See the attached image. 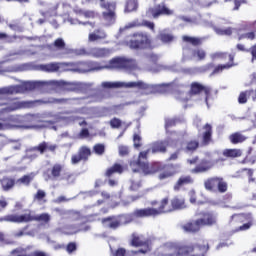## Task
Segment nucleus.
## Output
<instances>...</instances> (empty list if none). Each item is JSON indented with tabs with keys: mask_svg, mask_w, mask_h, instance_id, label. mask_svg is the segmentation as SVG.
I'll use <instances>...</instances> for the list:
<instances>
[{
	"mask_svg": "<svg viewBox=\"0 0 256 256\" xmlns=\"http://www.w3.org/2000/svg\"><path fill=\"white\" fill-rule=\"evenodd\" d=\"M182 40L185 43H190L191 45H194V47H197V45H201V39L197 37L183 36Z\"/></svg>",
	"mask_w": 256,
	"mask_h": 256,
	"instance_id": "48",
	"label": "nucleus"
},
{
	"mask_svg": "<svg viewBox=\"0 0 256 256\" xmlns=\"http://www.w3.org/2000/svg\"><path fill=\"white\" fill-rule=\"evenodd\" d=\"M141 27H147V29H150V31H153L155 33V23L148 21V20H143L140 22Z\"/></svg>",
	"mask_w": 256,
	"mask_h": 256,
	"instance_id": "61",
	"label": "nucleus"
},
{
	"mask_svg": "<svg viewBox=\"0 0 256 256\" xmlns=\"http://www.w3.org/2000/svg\"><path fill=\"white\" fill-rule=\"evenodd\" d=\"M72 55L90 57L89 48L88 49L86 48L72 49Z\"/></svg>",
	"mask_w": 256,
	"mask_h": 256,
	"instance_id": "52",
	"label": "nucleus"
},
{
	"mask_svg": "<svg viewBox=\"0 0 256 256\" xmlns=\"http://www.w3.org/2000/svg\"><path fill=\"white\" fill-rule=\"evenodd\" d=\"M137 1L135 0H128L125 7L126 13H131L132 11H137Z\"/></svg>",
	"mask_w": 256,
	"mask_h": 256,
	"instance_id": "49",
	"label": "nucleus"
},
{
	"mask_svg": "<svg viewBox=\"0 0 256 256\" xmlns=\"http://www.w3.org/2000/svg\"><path fill=\"white\" fill-rule=\"evenodd\" d=\"M172 211H177L179 209H185V199L177 198L171 200Z\"/></svg>",
	"mask_w": 256,
	"mask_h": 256,
	"instance_id": "38",
	"label": "nucleus"
},
{
	"mask_svg": "<svg viewBox=\"0 0 256 256\" xmlns=\"http://www.w3.org/2000/svg\"><path fill=\"white\" fill-rule=\"evenodd\" d=\"M212 167L213 164L210 161L202 160L200 164L191 170V173H207Z\"/></svg>",
	"mask_w": 256,
	"mask_h": 256,
	"instance_id": "30",
	"label": "nucleus"
},
{
	"mask_svg": "<svg viewBox=\"0 0 256 256\" xmlns=\"http://www.w3.org/2000/svg\"><path fill=\"white\" fill-rule=\"evenodd\" d=\"M38 153H40V155H43L45 153V151H50L51 153H55V151L57 150V144H49L46 141H43L42 143L38 144Z\"/></svg>",
	"mask_w": 256,
	"mask_h": 256,
	"instance_id": "32",
	"label": "nucleus"
},
{
	"mask_svg": "<svg viewBox=\"0 0 256 256\" xmlns=\"http://www.w3.org/2000/svg\"><path fill=\"white\" fill-rule=\"evenodd\" d=\"M78 73H89V61L78 62V67L75 69Z\"/></svg>",
	"mask_w": 256,
	"mask_h": 256,
	"instance_id": "50",
	"label": "nucleus"
},
{
	"mask_svg": "<svg viewBox=\"0 0 256 256\" xmlns=\"http://www.w3.org/2000/svg\"><path fill=\"white\" fill-rule=\"evenodd\" d=\"M204 187L206 191H212L213 193L219 191V193H225V182L223 181V178L214 177L207 179L204 182Z\"/></svg>",
	"mask_w": 256,
	"mask_h": 256,
	"instance_id": "13",
	"label": "nucleus"
},
{
	"mask_svg": "<svg viewBox=\"0 0 256 256\" xmlns=\"http://www.w3.org/2000/svg\"><path fill=\"white\" fill-rule=\"evenodd\" d=\"M165 69V66L158 64V63H154L152 64L150 67H148V71H150L151 73H159L160 71H163Z\"/></svg>",
	"mask_w": 256,
	"mask_h": 256,
	"instance_id": "57",
	"label": "nucleus"
},
{
	"mask_svg": "<svg viewBox=\"0 0 256 256\" xmlns=\"http://www.w3.org/2000/svg\"><path fill=\"white\" fill-rule=\"evenodd\" d=\"M132 241L131 245L133 247H143V245H147V242L142 241L140 237L135 236V234L132 235Z\"/></svg>",
	"mask_w": 256,
	"mask_h": 256,
	"instance_id": "53",
	"label": "nucleus"
},
{
	"mask_svg": "<svg viewBox=\"0 0 256 256\" xmlns=\"http://www.w3.org/2000/svg\"><path fill=\"white\" fill-rule=\"evenodd\" d=\"M47 197V193L44 190H38L37 193L34 195V199L36 201H43V199Z\"/></svg>",
	"mask_w": 256,
	"mask_h": 256,
	"instance_id": "63",
	"label": "nucleus"
},
{
	"mask_svg": "<svg viewBox=\"0 0 256 256\" xmlns=\"http://www.w3.org/2000/svg\"><path fill=\"white\" fill-rule=\"evenodd\" d=\"M198 148H199V141L192 140V141L187 143L186 152L191 153L193 151H196Z\"/></svg>",
	"mask_w": 256,
	"mask_h": 256,
	"instance_id": "51",
	"label": "nucleus"
},
{
	"mask_svg": "<svg viewBox=\"0 0 256 256\" xmlns=\"http://www.w3.org/2000/svg\"><path fill=\"white\" fill-rule=\"evenodd\" d=\"M156 217L162 215V213H171L173 211L172 205H169V198L162 199L159 208H155Z\"/></svg>",
	"mask_w": 256,
	"mask_h": 256,
	"instance_id": "27",
	"label": "nucleus"
},
{
	"mask_svg": "<svg viewBox=\"0 0 256 256\" xmlns=\"http://www.w3.org/2000/svg\"><path fill=\"white\" fill-rule=\"evenodd\" d=\"M118 223L121 225H127L129 223H131L135 217L133 216V212L131 214H122V215H118Z\"/></svg>",
	"mask_w": 256,
	"mask_h": 256,
	"instance_id": "40",
	"label": "nucleus"
},
{
	"mask_svg": "<svg viewBox=\"0 0 256 256\" xmlns=\"http://www.w3.org/2000/svg\"><path fill=\"white\" fill-rule=\"evenodd\" d=\"M35 151H39V145L30 147L26 150V155L24 156V159H29L30 161H35L37 157H39V154L35 153Z\"/></svg>",
	"mask_w": 256,
	"mask_h": 256,
	"instance_id": "39",
	"label": "nucleus"
},
{
	"mask_svg": "<svg viewBox=\"0 0 256 256\" xmlns=\"http://www.w3.org/2000/svg\"><path fill=\"white\" fill-rule=\"evenodd\" d=\"M201 218H198L200 225L202 227H210L211 225H215L217 223V216L211 212H201Z\"/></svg>",
	"mask_w": 256,
	"mask_h": 256,
	"instance_id": "18",
	"label": "nucleus"
},
{
	"mask_svg": "<svg viewBox=\"0 0 256 256\" xmlns=\"http://www.w3.org/2000/svg\"><path fill=\"white\" fill-rule=\"evenodd\" d=\"M201 227H203L201 226V222H199V220H195L194 222H189L184 225L183 230L186 231V233H197Z\"/></svg>",
	"mask_w": 256,
	"mask_h": 256,
	"instance_id": "33",
	"label": "nucleus"
},
{
	"mask_svg": "<svg viewBox=\"0 0 256 256\" xmlns=\"http://www.w3.org/2000/svg\"><path fill=\"white\" fill-rule=\"evenodd\" d=\"M49 51H59L57 57L60 59H64V57H69V55H73V49L68 48L65 40L63 38H58L54 41L53 44L47 46Z\"/></svg>",
	"mask_w": 256,
	"mask_h": 256,
	"instance_id": "11",
	"label": "nucleus"
},
{
	"mask_svg": "<svg viewBox=\"0 0 256 256\" xmlns=\"http://www.w3.org/2000/svg\"><path fill=\"white\" fill-rule=\"evenodd\" d=\"M61 179L66 181L68 185H73V183H75V175L69 172H66Z\"/></svg>",
	"mask_w": 256,
	"mask_h": 256,
	"instance_id": "54",
	"label": "nucleus"
},
{
	"mask_svg": "<svg viewBox=\"0 0 256 256\" xmlns=\"http://www.w3.org/2000/svg\"><path fill=\"white\" fill-rule=\"evenodd\" d=\"M213 67H214L213 63H209L200 68H184L182 69V73H185V75H193L197 73V71H199L200 73H205L206 71H209V69H213Z\"/></svg>",
	"mask_w": 256,
	"mask_h": 256,
	"instance_id": "28",
	"label": "nucleus"
},
{
	"mask_svg": "<svg viewBox=\"0 0 256 256\" xmlns=\"http://www.w3.org/2000/svg\"><path fill=\"white\" fill-rule=\"evenodd\" d=\"M209 246H182L176 247L173 244H166L163 247V256H205Z\"/></svg>",
	"mask_w": 256,
	"mask_h": 256,
	"instance_id": "5",
	"label": "nucleus"
},
{
	"mask_svg": "<svg viewBox=\"0 0 256 256\" xmlns=\"http://www.w3.org/2000/svg\"><path fill=\"white\" fill-rule=\"evenodd\" d=\"M56 85L63 91H72L74 93H87V91H91V87H93V83L67 82L63 80L56 82Z\"/></svg>",
	"mask_w": 256,
	"mask_h": 256,
	"instance_id": "9",
	"label": "nucleus"
},
{
	"mask_svg": "<svg viewBox=\"0 0 256 256\" xmlns=\"http://www.w3.org/2000/svg\"><path fill=\"white\" fill-rule=\"evenodd\" d=\"M155 208L136 209L132 212L134 219H143L145 217H157Z\"/></svg>",
	"mask_w": 256,
	"mask_h": 256,
	"instance_id": "19",
	"label": "nucleus"
},
{
	"mask_svg": "<svg viewBox=\"0 0 256 256\" xmlns=\"http://www.w3.org/2000/svg\"><path fill=\"white\" fill-rule=\"evenodd\" d=\"M107 37V32L103 29H97L88 35L89 43H95L96 41H103Z\"/></svg>",
	"mask_w": 256,
	"mask_h": 256,
	"instance_id": "26",
	"label": "nucleus"
},
{
	"mask_svg": "<svg viewBox=\"0 0 256 256\" xmlns=\"http://www.w3.org/2000/svg\"><path fill=\"white\" fill-rule=\"evenodd\" d=\"M230 227H235V231H248V229H251L253 227V218L251 217V214H233L231 216Z\"/></svg>",
	"mask_w": 256,
	"mask_h": 256,
	"instance_id": "7",
	"label": "nucleus"
},
{
	"mask_svg": "<svg viewBox=\"0 0 256 256\" xmlns=\"http://www.w3.org/2000/svg\"><path fill=\"white\" fill-rule=\"evenodd\" d=\"M37 174L35 172H31L29 174H26L24 176H22L21 178H19L16 183L18 185H25L26 187H29L31 185V183L33 182V179H35V176Z\"/></svg>",
	"mask_w": 256,
	"mask_h": 256,
	"instance_id": "34",
	"label": "nucleus"
},
{
	"mask_svg": "<svg viewBox=\"0 0 256 256\" xmlns=\"http://www.w3.org/2000/svg\"><path fill=\"white\" fill-rule=\"evenodd\" d=\"M102 224L106 229H112L114 231L115 229H119V227H121L117 216H110L102 219Z\"/></svg>",
	"mask_w": 256,
	"mask_h": 256,
	"instance_id": "25",
	"label": "nucleus"
},
{
	"mask_svg": "<svg viewBox=\"0 0 256 256\" xmlns=\"http://www.w3.org/2000/svg\"><path fill=\"white\" fill-rule=\"evenodd\" d=\"M243 155V151L241 149L233 148L225 150V157L228 159H237Z\"/></svg>",
	"mask_w": 256,
	"mask_h": 256,
	"instance_id": "37",
	"label": "nucleus"
},
{
	"mask_svg": "<svg viewBox=\"0 0 256 256\" xmlns=\"http://www.w3.org/2000/svg\"><path fill=\"white\" fill-rule=\"evenodd\" d=\"M27 229H29V226H26L17 232H13V237L19 238V237H23V235H31V233L25 232L27 231Z\"/></svg>",
	"mask_w": 256,
	"mask_h": 256,
	"instance_id": "62",
	"label": "nucleus"
},
{
	"mask_svg": "<svg viewBox=\"0 0 256 256\" xmlns=\"http://www.w3.org/2000/svg\"><path fill=\"white\" fill-rule=\"evenodd\" d=\"M193 57H198L199 61H203V59L207 57V53L203 49L191 50L188 46L183 47L182 61H189L193 59Z\"/></svg>",
	"mask_w": 256,
	"mask_h": 256,
	"instance_id": "17",
	"label": "nucleus"
},
{
	"mask_svg": "<svg viewBox=\"0 0 256 256\" xmlns=\"http://www.w3.org/2000/svg\"><path fill=\"white\" fill-rule=\"evenodd\" d=\"M137 68V62L133 59H127L124 57H116L109 61L106 65V69H128V71H133Z\"/></svg>",
	"mask_w": 256,
	"mask_h": 256,
	"instance_id": "10",
	"label": "nucleus"
},
{
	"mask_svg": "<svg viewBox=\"0 0 256 256\" xmlns=\"http://www.w3.org/2000/svg\"><path fill=\"white\" fill-rule=\"evenodd\" d=\"M15 179L11 178V177H7L4 176L1 180H0V185L3 189V191H11V189H13L15 187Z\"/></svg>",
	"mask_w": 256,
	"mask_h": 256,
	"instance_id": "31",
	"label": "nucleus"
},
{
	"mask_svg": "<svg viewBox=\"0 0 256 256\" xmlns=\"http://www.w3.org/2000/svg\"><path fill=\"white\" fill-rule=\"evenodd\" d=\"M46 241H47L48 245H52V247H53V249L55 251H59L61 249H65L64 244H58L56 241L51 240L50 237H47Z\"/></svg>",
	"mask_w": 256,
	"mask_h": 256,
	"instance_id": "55",
	"label": "nucleus"
},
{
	"mask_svg": "<svg viewBox=\"0 0 256 256\" xmlns=\"http://www.w3.org/2000/svg\"><path fill=\"white\" fill-rule=\"evenodd\" d=\"M172 140L171 138H167L165 140L156 141L151 144V149L146 151H142L139 153L137 161H133L130 163V167H132V171L134 173L139 172V170L133 167H139V169L144 173V175H153L157 170L153 168V166L149 165L147 161V157L150 152L155 153H167V147L171 146Z\"/></svg>",
	"mask_w": 256,
	"mask_h": 256,
	"instance_id": "2",
	"label": "nucleus"
},
{
	"mask_svg": "<svg viewBox=\"0 0 256 256\" xmlns=\"http://www.w3.org/2000/svg\"><path fill=\"white\" fill-rule=\"evenodd\" d=\"M33 221H37L38 223H49V221H51V215H49V213L34 215Z\"/></svg>",
	"mask_w": 256,
	"mask_h": 256,
	"instance_id": "46",
	"label": "nucleus"
},
{
	"mask_svg": "<svg viewBox=\"0 0 256 256\" xmlns=\"http://www.w3.org/2000/svg\"><path fill=\"white\" fill-rule=\"evenodd\" d=\"M141 189V180L130 179V191H139Z\"/></svg>",
	"mask_w": 256,
	"mask_h": 256,
	"instance_id": "56",
	"label": "nucleus"
},
{
	"mask_svg": "<svg viewBox=\"0 0 256 256\" xmlns=\"http://www.w3.org/2000/svg\"><path fill=\"white\" fill-rule=\"evenodd\" d=\"M39 87L37 81H23L21 84L0 87V95H25Z\"/></svg>",
	"mask_w": 256,
	"mask_h": 256,
	"instance_id": "6",
	"label": "nucleus"
},
{
	"mask_svg": "<svg viewBox=\"0 0 256 256\" xmlns=\"http://www.w3.org/2000/svg\"><path fill=\"white\" fill-rule=\"evenodd\" d=\"M174 11L169 9L165 3L158 4L154 8H149L146 12L147 17H153V19H159L161 15H173Z\"/></svg>",
	"mask_w": 256,
	"mask_h": 256,
	"instance_id": "14",
	"label": "nucleus"
},
{
	"mask_svg": "<svg viewBox=\"0 0 256 256\" xmlns=\"http://www.w3.org/2000/svg\"><path fill=\"white\" fill-rule=\"evenodd\" d=\"M61 173H63V165L54 164L50 169V175L45 177V181H57L61 177Z\"/></svg>",
	"mask_w": 256,
	"mask_h": 256,
	"instance_id": "23",
	"label": "nucleus"
},
{
	"mask_svg": "<svg viewBox=\"0 0 256 256\" xmlns=\"http://www.w3.org/2000/svg\"><path fill=\"white\" fill-rule=\"evenodd\" d=\"M250 55H252L251 63L256 61V44L252 45L249 50H247Z\"/></svg>",
	"mask_w": 256,
	"mask_h": 256,
	"instance_id": "64",
	"label": "nucleus"
},
{
	"mask_svg": "<svg viewBox=\"0 0 256 256\" xmlns=\"http://www.w3.org/2000/svg\"><path fill=\"white\" fill-rule=\"evenodd\" d=\"M89 157H91V149L87 146H82L76 154L72 155L71 164L79 165L81 161L86 163V161H89Z\"/></svg>",
	"mask_w": 256,
	"mask_h": 256,
	"instance_id": "15",
	"label": "nucleus"
},
{
	"mask_svg": "<svg viewBox=\"0 0 256 256\" xmlns=\"http://www.w3.org/2000/svg\"><path fill=\"white\" fill-rule=\"evenodd\" d=\"M100 1V7L106 9L102 14L103 18L107 21L108 25L115 23V9L117 8V4L115 2H105V0Z\"/></svg>",
	"mask_w": 256,
	"mask_h": 256,
	"instance_id": "12",
	"label": "nucleus"
},
{
	"mask_svg": "<svg viewBox=\"0 0 256 256\" xmlns=\"http://www.w3.org/2000/svg\"><path fill=\"white\" fill-rule=\"evenodd\" d=\"M79 62H61V67H65V71H72L73 73H78L77 67Z\"/></svg>",
	"mask_w": 256,
	"mask_h": 256,
	"instance_id": "45",
	"label": "nucleus"
},
{
	"mask_svg": "<svg viewBox=\"0 0 256 256\" xmlns=\"http://www.w3.org/2000/svg\"><path fill=\"white\" fill-rule=\"evenodd\" d=\"M157 39H159V41L167 44V43H173V41L175 40V36H173L172 34H169V33L161 32L157 36Z\"/></svg>",
	"mask_w": 256,
	"mask_h": 256,
	"instance_id": "43",
	"label": "nucleus"
},
{
	"mask_svg": "<svg viewBox=\"0 0 256 256\" xmlns=\"http://www.w3.org/2000/svg\"><path fill=\"white\" fill-rule=\"evenodd\" d=\"M123 171H125L123 166L121 164L116 163L106 171V177H111L115 173H118L119 175H121Z\"/></svg>",
	"mask_w": 256,
	"mask_h": 256,
	"instance_id": "41",
	"label": "nucleus"
},
{
	"mask_svg": "<svg viewBox=\"0 0 256 256\" xmlns=\"http://www.w3.org/2000/svg\"><path fill=\"white\" fill-rule=\"evenodd\" d=\"M247 136L243 135L241 132H234L228 136V141L232 145H239L240 143H245Z\"/></svg>",
	"mask_w": 256,
	"mask_h": 256,
	"instance_id": "29",
	"label": "nucleus"
},
{
	"mask_svg": "<svg viewBox=\"0 0 256 256\" xmlns=\"http://www.w3.org/2000/svg\"><path fill=\"white\" fill-rule=\"evenodd\" d=\"M103 69H107V66H101L99 62L88 61V71L89 73L93 71H103Z\"/></svg>",
	"mask_w": 256,
	"mask_h": 256,
	"instance_id": "44",
	"label": "nucleus"
},
{
	"mask_svg": "<svg viewBox=\"0 0 256 256\" xmlns=\"http://www.w3.org/2000/svg\"><path fill=\"white\" fill-rule=\"evenodd\" d=\"M109 125L112 129H119V127H121V125H123V121H121V119H119V118H112L109 121Z\"/></svg>",
	"mask_w": 256,
	"mask_h": 256,
	"instance_id": "58",
	"label": "nucleus"
},
{
	"mask_svg": "<svg viewBox=\"0 0 256 256\" xmlns=\"http://www.w3.org/2000/svg\"><path fill=\"white\" fill-rule=\"evenodd\" d=\"M202 129L204 132L202 133L201 146L205 147L209 145L211 141H213V127L211 126V124H206L202 127Z\"/></svg>",
	"mask_w": 256,
	"mask_h": 256,
	"instance_id": "21",
	"label": "nucleus"
},
{
	"mask_svg": "<svg viewBox=\"0 0 256 256\" xmlns=\"http://www.w3.org/2000/svg\"><path fill=\"white\" fill-rule=\"evenodd\" d=\"M61 69V62H51L48 64H35L33 62L19 64L6 69L0 68V75L3 73H17L19 71H43L44 73H57Z\"/></svg>",
	"mask_w": 256,
	"mask_h": 256,
	"instance_id": "4",
	"label": "nucleus"
},
{
	"mask_svg": "<svg viewBox=\"0 0 256 256\" xmlns=\"http://www.w3.org/2000/svg\"><path fill=\"white\" fill-rule=\"evenodd\" d=\"M93 151L96 155H104L105 154V144H95L93 147Z\"/></svg>",
	"mask_w": 256,
	"mask_h": 256,
	"instance_id": "59",
	"label": "nucleus"
},
{
	"mask_svg": "<svg viewBox=\"0 0 256 256\" xmlns=\"http://www.w3.org/2000/svg\"><path fill=\"white\" fill-rule=\"evenodd\" d=\"M101 87L104 89H142L146 92V95L151 93H167L169 91L173 92L178 101L186 102L189 99L187 98V89L188 85L183 83L181 80H174L171 83H162V84H147L143 81L137 82H102Z\"/></svg>",
	"mask_w": 256,
	"mask_h": 256,
	"instance_id": "1",
	"label": "nucleus"
},
{
	"mask_svg": "<svg viewBox=\"0 0 256 256\" xmlns=\"http://www.w3.org/2000/svg\"><path fill=\"white\" fill-rule=\"evenodd\" d=\"M33 219H34V215H32L31 212L22 214V215H15V214L8 215L9 223H31Z\"/></svg>",
	"mask_w": 256,
	"mask_h": 256,
	"instance_id": "20",
	"label": "nucleus"
},
{
	"mask_svg": "<svg viewBox=\"0 0 256 256\" xmlns=\"http://www.w3.org/2000/svg\"><path fill=\"white\" fill-rule=\"evenodd\" d=\"M9 29L12 31H17L18 33H23V25L18 20H14L12 23L8 24Z\"/></svg>",
	"mask_w": 256,
	"mask_h": 256,
	"instance_id": "47",
	"label": "nucleus"
},
{
	"mask_svg": "<svg viewBox=\"0 0 256 256\" xmlns=\"http://www.w3.org/2000/svg\"><path fill=\"white\" fill-rule=\"evenodd\" d=\"M124 44L130 49H147L151 45V39L145 33H136L132 36H128Z\"/></svg>",
	"mask_w": 256,
	"mask_h": 256,
	"instance_id": "8",
	"label": "nucleus"
},
{
	"mask_svg": "<svg viewBox=\"0 0 256 256\" xmlns=\"http://www.w3.org/2000/svg\"><path fill=\"white\" fill-rule=\"evenodd\" d=\"M249 97L252 98V101H256V89H250V90H245L240 92L239 96H238V103L240 105H245V103H247Z\"/></svg>",
	"mask_w": 256,
	"mask_h": 256,
	"instance_id": "24",
	"label": "nucleus"
},
{
	"mask_svg": "<svg viewBox=\"0 0 256 256\" xmlns=\"http://www.w3.org/2000/svg\"><path fill=\"white\" fill-rule=\"evenodd\" d=\"M89 55L95 59H101L103 57H109L111 50L109 48L92 47L89 48Z\"/></svg>",
	"mask_w": 256,
	"mask_h": 256,
	"instance_id": "22",
	"label": "nucleus"
},
{
	"mask_svg": "<svg viewBox=\"0 0 256 256\" xmlns=\"http://www.w3.org/2000/svg\"><path fill=\"white\" fill-rule=\"evenodd\" d=\"M205 93V103L207 107L209 108V95H211V88L199 83V82H192L190 85V95H199V93L203 92Z\"/></svg>",
	"mask_w": 256,
	"mask_h": 256,
	"instance_id": "16",
	"label": "nucleus"
},
{
	"mask_svg": "<svg viewBox=\"0 0 256 256\" xmlns=\"http://www.w3.org/2000/svg\"><path fill=\"white\" fill-rule=\"evenodd\" d=\"M191 183H193V178H191V176H182L174 185V191H179L181 187H184V185H191Z\"/></svg>",
	"mask_w": 256,
	"mask_h": 256,
	"instance_id": "35",
	"label": "nucleus"
},
{
	"mask_svg": "<svg viewBox=\"0 0 256 256\" xmlns=\"http://www.w3.org/2000/svg\"><path fill=\"white\" fill-rule=\"evenodd\" d=\"M235 61V53L228 55V62L225 64V69H231V67H235L237 63Z\"/></svg>",
	"mask_w": 256,
	"mask_h": 256,
	"instance_id": "60",
	"label": "nucleus"
},
{
	"mask_svg": "<svg viewBox=\"0 0 256 256\" xmlns=\"http://www.w3.org/2000/svg\"><path fill=\"white\" fill-rule=\"evenodd\" d=\"M177 172L175 171V168H173V165L168 166V168L159 174L158 179L160 181H163V179H169V177H173Z\"/></svg>",
	"mask_w": 256,
	"mask_h": 256,
	"instance_id": "42",
	"label": "nucleus"
},
{
	"mask_svg": "<svg viewBox=\"0 0 256 256\" xmlns=\"http://www.w3.org/2000/svg\"><path fill=\"white\" fill-rule=\"evenodd\" d=\"M56 232H61L64 235H75V233H79V225H67L63 229H56Z\"/></svg>",
	"mask_w": 256,
	"mask_h": 256,
	"instance_id": "36",
	"label": "nucleus"
},
{
	"mask_svg": "<svg viewBox=\"0 0 256 256\" xmlns=\"http://www.w3.org/2000/svg\"><path fill=\"white\" fill-rule=\"evenodd\" d=\"M71 101H76V98H45L34 101H15L10 103H0V107H4L1 110V113H13V111H17L19 109H29L33 107V105L39 103L40 105H49V104H57V105H65L67 103H71Z\"/></svg>",
	"mask_w": 256,
	"mask_h": 256,
	"instance_id": "3",
	"label": "nucleus"
}]
</instances>
